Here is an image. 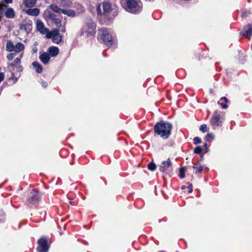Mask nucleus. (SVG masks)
<instances>
[{
    "label": "nucleus",
    "mask_w": 252,
    "mask_h": 252,
    "mask_svg": "<svg viewBox=\"0 0 252 252\" xmlns=\"http://www.w3.org/2000/svg\"><path fill=\"white\" fill-rule=\"evenodd\" d=\"M172 128V125L169 122H158L154 126V135L159 136L164 139H167L171 134Z\"/></svg>",
    "instance_id": "1"
},
{
    "label": "nucleus",
    "mask_w": 252,
    "mask_h": 252,
    "mask_svg": "<svg viewBox=\"0 0 252 252\" xmlns=\"http://www.w3.org/2000/svg\"><path fill=\"white\" fill-rule=\"evenodd\" d=\"M96 9L98 14L104 16V18H107V21L104 22L106 24H109L111 23L114 17L117 15L116 12H113V14L111 13L112 9L110 4L108 2H104L100 3L97 5Z\"/></svg>",
    "instance_id": "2"
},
{
    "label": "nucleus",
    "mask_w": 252,
    "mask_h": 252,
    "mask_svg": "<svg viewBox=\"0 0 252 252\" xmlns=\"http://www.w3.org/2000/svg\"><path fill=\"white\" fill-rule=\"evenodd\" d=\"M223 121L220 112L215 111L210 120V123L213 129L216 130L222 126Z\"/></svg>",
    "instance_id": "3"
},
{
    "label": "nucleus",
    "mask_w": 252,
    "mask_h": 252,
    "mask_svg": "<svg viewBox=\"0 0 252 252\" xmlns=\"http://www.w3.org/2000/svg\"><path fill=\"white\" fill-rule=\"evenodd\" d=\"M127 5V11L132 13H137L141 11L139 0H125Z\"/></svg>",
    "instance_id": "4"
},
{
    "label": "nucleus",
    "mask_w": 252,
    "mask_h": 252,
    "mask_svg": "<svg viewBox=\"0 0 252 252\" xmlns=\"http://www.w3.org/2000/svg\"><path fill=\"white\" fill-rule=\"evenodd\" d=\"M39 198V193L34 189L32 190L29 192L27 203L30 207L36 206L38 203Z\"/></svg>",
    "instance_id": "5"
},
{
    "label": "nucleus",
    "mask_w": 252,
    "mask_h": 252,
    "mask_svg": "<svg viewBox=\"0 0 252 252\" xmlns=\"http://www.w3.org/2000/svg\"><path fill=\"white\" fill-rule=\"evenodd\" d=\"M173 170L172 163L169 158L163 161L159 166V171L162 172L170 173Z\"/></svg>",
    "instance_id": "6"
},
{
    "label": "nucleus",
    "mask_w": 252,
    "mask_h": 252,
    "mask_svg": "<svg viewBox=\"0 0 252 252\" xmlns=\"http://www.w3.org/2000/svg\"><path fill=\"white\" fill-rule=\"evenodd\" d=\"M42 34L46 33L45 37L48 39H52V41L56 44H59L62 39V36L60 32H41Z\"/></svg>",
    "instance_id": "7"
},
{
    "label": "nucleus",
    "mask_w": 252,
    "mask_h": 252,
    "mask_svg": "<svg viewBox=\"0 0 252 252\" xmlns=\"http://www.w3.org/2000/svg\"><path fill=\"white\" fill-rule=\"evenodd\" d=\"M99 38L103 41L105 44L108 46H112L114 42V40L110 32H102L98 39Z\"/></svg>",
    "instance_id": "8"
},
{
    "label": "nucleus",
    "mask_w": 252,
    "mask_h": 252,
    "mask_svg": "<svg viewBox=\"0 0 252 252\" xmlns=\"http://www.w3.org/2000/svg\"><path fill=\"white\" fill-rule=\"evenodd\" d=\"M37 244V251L38 252H48L49 246L46 239L44 238H41L38 240Z\"/></svg>",
    "instance_id": "9"
},
{
    "label": "nucleus",
    "mask_w": 252,
    "mask_h": 252,
    "mask_svg": "<svg viewBox=\"0 0 252 252\" xmlns=\"http://www.w3.org/2000/svg\"><path fill=\"white\" fill-rule=\"evenodd\" d=\"M31 21H24L20 24V30L22 31L30 32L32 28V24Z\"/></svg>",
    "instance_id": "10"
},
{
    "label": "nucleus",
    "mask_w": 252,
    "mask_h": 252,
    "mask_svg": "<svg viewBox=\"0 0 252 252\" xmlns=\"http://www.w3.org/2000/svg\"><path fill=\"white\" fill-rule=\"evenodd\" d=\"M39 59L43 64H46L49 63L50 57L48 53L44 52L40 54L39 56Z\"/></svg>",
    "instance_id": "11"
},
{
    "label": "nucleus",
    "mask_w": 252,
    "mask_h": 252,
    "mask_svg": "<svg viewBox=\"0 0 252 252\" xmlns=\"http://www.w3.org/2000/svg\"><path fill=\"white\" fill-rule=\"evenodd\" d=\"M36 29L38 32H49L44 28V25L41 21L37 19L36 22Z\"/></svg>",
    "instance_id": "12"
},
{
    "label": "nucleus",
    "mask_w": 252,
    "mask_h": 252,
    "mask_svg": "<svg viewBox=\"0 0 252 252\" xmlns=\"http://www.w3.org/2000/svg\"><path fill=\"white\" fill-rule=\"evenodd\" d=\"M48 54L52 57H56L59 53V49L57 47L51 46L48 49Z\"/></svg>",
    "instance_id": "13"
},
{
    "label": "nucleus",
    "mask_w": 252,
    "mask_h": 252,
    "mask_svg": "<svg viewBox=\"0 0 252 252\" xmlns=\"http://www.w3.org/2000/svg\"><path fill=\"white\" fill-rule=\"evenodd\" d=\"M26 13L29 15L37 16L40 13V10L37 8L29 9L27 10Z\"/></svg>",
    "instance_id": "14"
},
{
    "label": "nucleus",
    "mask_w": 252,
    "mask_h": 252,
    "mask_svg": "<svg viewBox=\"0 0 252 252\" xmlns=\"http://www.w3.org/2000/svg\"><path fill=\"white\" fill-rule=\"evenodd\" d=\"M21 59L19 57L16 58L14 60V63H9L8 65V69L12 71V69H13L14 66L20 64Z\"/></svg>",
    "instance_id": "15"
},
{
    "label": "nucleus",
    "mask_w": 252,
    "mask_h": 252,
    "mask_svg": "<svg viewBox=\"0 0 252 252\" xmlns=\"http://www.w3.org/2000/svg\"><path fill=\"white\" fill-rule=\"evenodd\" d=\"M32 65L37 73H40L42 71V66L37 62H33L32 63Z\"/></svg>",
    "instance_id": "16"
},
{
    "label": "nucleus",
    "mask_w": 252,
    "mask_h": 252,
    "mask_svg": "<svg viewBox=\"0 0 252 252\" xmlns=\"http://www.w3.org/2000/svg\"><path fill=\"white\" fill-rule=\"evenodd\" d=\"M228 102V100L226 97H222L218 101V104L220 105L222 108L226 109L228 106L226 103Z\"/></svg>",
    "instance_id": "17"
},
{
    "label": "nucleus",
    "mask_w": 252,
    "mask_h": 252,
    "mask_svg": "<svg viewBox=\"0 0 252 252\" xmlns=\"http://www.w3.org/2000/svg\"><path fill=\"white\" fill-rule=\"evenodd\" d=\"M62 13L71 17H74L76 16V13L75 11L71 9L66 10L63 9L62 10Z\"/></svg>",
    "instance_id": "18"
},
{
    "label": "nucleus",
    "mask_w": 252,
    "mask_h": 252,
    "mask_svg": "<svg viewBox=\"0 0 252 252\" xmlns=\"http://www.w3.org/2000/svg\"><path fill=\"white\" fill-rule=\"evenodd\" d=\"M23 1L26 7H32L35 4L36 0H23Z\"/></svg>",
    "instance_id": "19"
},
{
    "label": "nucleus",
    "mask_w": 252,
    "mask_h": 252,
    "mask_svg": "<svg viewBox=\"0 0 252 252\" xmlns=\"http://www.w3.org/2000/svg\"><path fill=\"white\" fill-rule=\"evenodd\" d=\"M14 45L12 41L8 40L6 43V50L8 52H12L14 50Z\"/></svg>",
    "instance_id": "20"
},
{
    "label": "nucleus",
    "mask_w": 252,
    "mask_h": 252,
    "mask_svg": "<svg viewBox=\"0 0 252 252\" xmlns=\"http://www.w3.org/2000/svg\"><path fill=\"white\" fill-rule=\"evenodd\" d=\"M24 47H25L23 44L21 42H19L14 46V51L16 53L20 52L24 49Z\"/></svg>",
    "instance_id": "21"
},
{
    "label": "nucleus",
    "mask_w": 252,
    "mask_h": 252,
    "mask_svg": "<svg viewBox=\"0 0 252 252\" xmlns=\"http://www.w3.org/2000/svg\"><path fill=\"white\" fill-rule=\"evenodd\" d=\"M5 15L7 18H13L15 16V13L11 8H8L5 12Z\"/></svg>",
    "instance_id": "22"
},
{
    "label": "nucleus",
    "mask_w": 252,
    "mask_h": 252,
    "mask_svg": "<svg viewBox=\"0 0 252 252\" xmlns=\"http://www.w3.org/2000/svg\"><path fill=\"white\" fill-rule=\"evenodd\" d=\"M44 16L46 17V18H48L52 20H53L56 18L55 14L49 10H46L45 11Z\"/></svg>",
    "instance_id": "23"
},
{
    "label": "nucleus",
    "mask_w": 252,
    "mask_h": 252,
    "mask_svg": "<svg viewBox=\"0 0 252 252\" xmlns=\"http://www.w3.org/2000/svg\"><path fill=\"white\" fill-rule=\"evenodd\" d=\"M61 5L63 7H69L72 3L71 0H61Z\"/></svg>",
    "instance_id": "24"
},
{
    "label": "nucleus",
    "mask_w": 252,
    "mask_h": 252,
    "mask_svg": "<svg viewBox=\"0 0 252 252\" xmlns=\"http://www.w3.org/2000/svg\"><path fill=\"white\" fill-rule=\"evenodd\" d=\"M204 166L200 165L199 167L197 166V165L194 164L192 168L195 170V174H197L198 173H202L203 169H204Z\"/></svg>",
    "instance_id": "25"
},
{
    "label": "nucleus",
    "mask_w": 252,
    "mask_h": 252,
    "mask_svg": "<svg viewBox=\"0 0 252 252\" xmlns=\"http://www.w3.org/2000/svg\"><path fill=\"white\" fill-rule=\"evenodd\" d=\"M87 26L89 30L94 31L95 29V25L94 22L91 20L88 21L87 23Z\"/></svg>",
    "instance_id": "26"
},
{
    "label": "nucleus",
    "mask_w": 252,
    "mask_h": 252,
    "mask_svg": "<svg viewBox=\"0 0 252 252\" xmlns=\"http://www.w3.org/2000/svg\"><path fill=\"white\" fill-rule=\"evenodd\" d=\"M49 7L55 12L56 13H60L62 12V10L63 9H61L59 8L58 6L54 5V4H51L49 6Z\"/></svg>",
    "instance_id": "27"
},
{
    "label": "nucleus",
    "mask_w": 252,
    "mask_h": 252,
    "mask_svg": "<svg viewBox=\"0 0 252 252\" xmlns=\"http://www.w3.org/2000/svg\"><path fill=\"white\" fill-rule=\"evenodd\" d=\"M157 166L156 164L153 162H151L148 164V168L149 170L154 171L156 170Z\"/></svg>",
    "instance_id": "28"
},
{
    "label": "nucleus",
    "mask_w": 252,
    "mask_h": 252,
    "mask_svg": "<svg viewBox=\"0 0 252 252\" xmlns=\"http://www.w3.org/2000/svg\"><path fill=\"white\" fill-rule=\"evenodd\" d=\"M243 32H252V25L247 24L243 28Z\"/></svg>",
    "instance_id": "29"
},
{
    "label": "nucleus",
    "mask_w": 252,
    "mask_h": 252,
    "mask_svg": "<svg viewBox=\"0 0 252 252\" xmlns=\"http://www.w3.org/2000/svg\"><path fill=\"white\" fill-rule=\"evenodd\" d=\"M204 151V148L200 146H197L194 150V153L196 154H200Z\"/></svg>",
    "instance_id": "30"
},
{
    "label": "nucleus",
    "mask_w": 252,
    "mask_h": 252,
    "mask_svg": "<svg viewBox=\"0 0 252 252\" xmlns=\"http://www.w3.org/2000/svg\"><path fill=\"white\" fill-rule=\"evenodd\" d=\"M199 130L202 132H206L208 131L209 129L206 124H203L200 126Z\"/></svg>",
    "instance_id": "31"
},
{
    "label": "nucleus",
    "mask_w": 252,
    "mask_h": 252,
    "mask_svg": "<svg viewBox=\"0 0 252 252\" xmlns=\"http://www.w3.org/2000/svg\"><path fill=\"white\" fill-rule=\"evenodd\" d=\"M214 139V136L213 134L208 133L205 136V140L206 141L212 140Z\"/></svg>",
    "instance_id": "32"
},
{
    "label": "nucleus",
    "mask_w": 252,
    "mask_h": 252,
    "mask_svg": "<svg viewBox=\"0 0 252 252\" xmlns=\"http://www.w3.org/2000/svg\"><path fill=\"white\" fill-rule=\"evenodd\" d=\"M179 177L183 179L185 177V167H182L180 169V174Z\"/></svg>",
    "instance_id": "33"
},
{
    "label": "nucleus",
    "mask_w": 252,
    "mask_h": 252,
    "mask_svg": "<svg viewBox=\"0 0 252 252\" xmlns=\"http://www.w3.org/2000/svg\"><path fill=\"white\" fill-rule=\"evenodd\" d=\"M252 34V32H240V36L245 37L246 38H250Z\"/></svg>",
    "instance_id": "34"
},
{
    "label": "nucleus",
    "mask_w": 252,
    "mask_h": 252,
    "mask_svg": "<svg viewBox=\"0 0 252 252\" xmlns=\"http://www.w3.org/2000/svg\"><path fill=\"white\" fill-rule=\"evenodd\" d=\"M52 21L58 27L61 26V21L59 19L55 18Z\"/></svg>",
    "instance_id": "35"
},
{
    "label": "nucleus",
    "mask_w": 252,
    "mask_h": 252,
    "mask_svg": "<svg viewBox=\"0 0 252 252\" xmlns=\"http://www.w3.org/2000/svg\"><path fill=\"white\" fill-rule=\"evenodd\" d=\"M201 142V139L198 137H195L193 138V143L195 145H197Z\"/></svg>",
    "instance_id": "36"
},
{
    "label": "nucleus",
    "mask_w": 252,
    "mask_h": 252,
    "mask_svg": "<svg viewBox=\"0 0 252 252\" xmlns=\"http://www.w3.org/2000/svg\"><path fill=\"white\" fill-rule=\"evenodd\" d=\"M38 45L37 42H35L32 48L33 53H35L37 51V45Z\"/></svg>",
    "instance_id": "37"
},
{
    "label": "nucleus",
    "mask_w": 252,
    "mask_h": 252,
    "mask_svg": "<svg viewBox=\"0 0 252 252\" xmlns=\"http://www.w3.org/2000/svg\"><path fill=\"white\" fill-rule=\"evenodd\" d=\"M16 55V54L15 53H10V54H8L6 57H7V59L10 61V60H12L15 57V56Z\"/></svg>",
    "instance_id": "38"
},
{
    "label": "nucleus",
    "mask_w": 252,
    "mask_h": 252,
    "mask_svg": "<svg viewBox=\"0 0 252 252\" xmlns=\"http://www.w3.org/2000/svg\"><path fill=\"white\" fill-rule=\"evenodd\" d=\"M1 68H0V70ZM4 78V74L3 73L0 72V83L3 80Z\"/></svg>",
    "instance_id": "39"
},
{
    "label": "nucleus",
    "mask_w": 252,
    "mask_h": 252,
    "mask_svg": "<svg viewBox=\"0 0 252 252\" xmlns=\"http://www.w3.org/2000/svg\"><path fill=\"white\" fill-rule=\"evenodd\" d=\"M11 72V77L10 78V79H12V80H15V82H16L17 81V78H16L15 76H14V73L13 72V69H12V71Z\"/></svg>",
    "instance_id": "40"
},
{
    "label": "nucleus",
    "mask_w": 252,
    "mask_h": 252,
    "mask_svg": "<svg viewBox=\"0 0 252 252\" xmlns=\"http://www.w3.org/2000/svg\"><path fill=\"white\" fill-rule=\"evenodd\" d=\"M16 67L17 68L18 71L22 72L23 70V67L20 65H16Z\"/></svg>",
    "instance_id": "41"
},
{
    "label": "nucleus",
    "mask_w": 252,
    "mask_h": 252,
    "mask_svg": "<svg viewBox=\"0 0 252 252\" xmlns=\"http://www.w3.org/2000/svg\"><path fill=\"white\" fill-rule=\"evenodd\" d=\"M188 188L189 189V193H191L192 192V190H193V189H192V185L191 184H190L189 186H188Z\"/></svg>",
    "instance_id": "42"
},
{
    "label": "nucleus",
    "mask_w": 252,
    "mask_h": 252,
    "mask_svg": "<svg viewBox=\"0 0 252 252\" xmlns=\"http://www.w3.org/2000/svg\"><path fill=\"white\" fill-rule=\"evenodd\" d=\"M41 84L42 86L44 88H46L48 86L47 83L45 81H42L41 83Z\"/></svg>",
    "instance_id": "43"
},
{
    "label": "nucleus",
    "mask_w": 252,
    "mask_h": 252,
    "mask_svg": "<svg viewBox=\"0 0 252 252\" xmlns=\"http://www.w3.org/2000/svg\"><path fill=\"white\" fill-rule=\"evenodd\" d=\"M3 1L5 3H11L13 1L12 0H3Z\"/></svg>",
    "instance_id": "44"
},
{
    "label": "nucleus",
    "mask_w": 252,
    "mask_h": 252,
    "mask_svg": "<svg viewBox=\"0 0 252 252\" xmlns=\"http://www.w3.org/2000/svg\"><path fill=\"white\" fill-rule=\"evenodd\" d=\"M202 148H204V151L206 149H208V145L206 143H205L204 145L203 146V147Z\"/></svg>",
    "instance_id": "45"
},
{
    "label": "nucleus",
    "mask_w": 252,
    "mask_h": 252,
    "mask_svg": "<svg viewBox=\"0 0 252 252\" xmlns=\"http://www.w3.org/2000/svg\"><path fill=\"white\" fill-rule=\"evenodd\" d=\"M4 217L3 216L0 214V222H2L3 221Z\"/></svg>",
    "instance_id": "46"
},
{
    "label": "nucleus",
    "mask_w": 252,
    "mask_h": 252,
    "mask_svg": "<svg viewBox=\"0 0 252 252\" xmlns=\"http://www.w3.org/2000/svg\"><path fill=\"white\" fill-rule=\"evenodd\" d=\"M182 189H186V186L185 185H183L181 187Z\"/></svg>",
    "instance_id": "47"
},
{
    "label": "nucleus",
    "mask_w": 252,
    "mask_h": 252,
    "mask_svg": "<svg viewBox=\"0 0 252 252\" xmlns=\"http://www.w3.org/2000/svg\"><path fill=\"white\" fill-rule=\"evenodd\" d=\"M91 33H92V32H88V34H87V36L88 37L90 36V34H91Z\"/></svg>",
    "instance_id": "48"
},
{
    "label": "nucleus",
    "mask_w": 252,
    "mask_h": 252,
    "mask_svg": "<svg viewBox=\"0 0 252 252\" xmlns=\"http://www.w3.org/2000/svg\"><path fill=\"white\" fill-rule=\"evenodd\" d=\"M52 32H59V30H55L54 31H52Z\"/></svg>",
    "instance_id": "49"
},
{
    "label": "nucleus",
    "mask_w": 252,
    "mask_h": 252,
    "mask_svg": "<svg viewBox=\"0 0 252 252\" xmlns=\"http://www.w3.org/2000/svg\"><path fill=\"white\" fill-rule=\"evenodd\" d=\"M69 204H70V205H73V204H72V202H71V201H69Z\"/></svg>",
    "instance_id": "50"
},
{
    "label": "nucleus",
    "mask_w": 252,
    "mask_h": 252,
    "mask_svg": "<svg viewBox=\"0 0 252 252\" xmlns=\"http://www.w3.org/2000/svg\"><path fill=\"white\" fill-rule=\"evenodd\" d=\"M105 30L104 29H102V31L101 32H105Z\"/></svg>",
    "instance_id": "51"
},
{
    "label": "nucleus",
    "mask_w": 252,
    "mask_h": 252,
    "mask_svg": "<svg viewBox=\"0 0 252 252\" xmlns=\"http://www.w3.org/2000/svg\"><path fill=\"white\" fill-rule=\"evenodd\" d=\"M93 33H94V34H92V35L94 36V33L95 32H93Z\"/></svg>",
    "instance_id": "52"
},
{
    "label": "nucleus",
    "mask_w": 252,
    "mask_h": 252,
    "mask_svg": "<svg viewBox=\"0 0 252 252\" xmlns=\"http://www.w3.org/2000/svg\"><path fill=\"white\" fill-rule=\"evenodd\" d=\"M93 33H94V34H92V35L94 36V33L95 32H93Z\"/></svg>",
    "instance_id": "53"
},
{
    "label": "nucleus",
    "mask_w": 252,
    "mask_h": 252,
    "mask_svg": "<svg viewBox=\"0 0 252 252\" xmlns=\"http://www.w3.org/2000/svg\"><path fill=\"white\" fill-rule=\"evenodd\" d=\"M251 49L252 50V45H251Z\"/></svg>",
    "instance_id": "54"
}]
</instances>
